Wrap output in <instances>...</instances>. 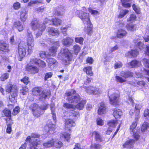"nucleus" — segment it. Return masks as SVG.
<instances>
[{
	"label": "nucleus",
	"instance_id": "f257e3e1",
	"mask_svg": "<svg viewBox=\"0 0 149 149\" xmlns=\"http://www.w3.org/2000/svg\"><path fill=\"white\" fill-rule=\"evenodd\" d=\"M34 39L31 32H28L27 35L26 43L24 41H21L17 47V56L19 61H21L27 55H30L32 53L35 45Z\"/></svg>",
	"mask_w": 149,
	"mask_h": 149
},
{
	"label": "nucleus",
	"instance_id": "f03ea898",
	"mask_svg": "<svg viewBox=\"0 0 149 149\" xmlns=\"http://www.w3.org/2000/svg\"><path fill=\"white\" fill-rule=\"evenodd\" d=\"M65 95L67 97L68 101L71 103H77L79 101V102L75 106V108H76L79 110H83L86 102L84 100H81V98L79 94H77L76 95L72 96L71 92L68 91L65 93Z\"/></svg>",
	"mask_w": 149,
	"mask_h": 149
},
{
	"label": "nucleus",
	"instance_id": "7ed1b4c3",
	"mask_svg": "<svg viewBox=\"0 0 149 149\" xmlns=\"http://www.w3.org/2000/svg\"><path fill=\"white\" fill-rule=\"evenodd\" d=\"M75 15L81 20L84 24H86L88 25L89 26L87 28V33L88 35H91L93 33V26L91 22L89 14L81 10H77Z\"/></svg>",
	"mask_w": 149,
	"mask_h": 149
},
{
	"label": "nucleus",
	"instance_id": "20e7f679",
	"mask_svg": "<svg viewBox=\"0 0 149 149\" xmlns=\"http://www.w3.org/2000/svg\"><path fill=\"white\" fill-rule=\"evenodd\" d=\"M7 93L10 94L8 98L12 103L16 102V98L17 97L18 90L17 86L11 84H6L5 88Z\"/></svg>",
	"mask_w": 149,
	"mask_h": 149
},
{
	"label": "nucleus",
	"instance_id": "39448f33",
	"mask_svg": "<svg viewBox=\"0 0 149 149\" xmlns=\"http://www.w3.org/2000/svg\"><path fill=\"white\" fill-rule=\"evenodd\" d=\"M62 54L64 56L63 61L65 65H69L73 58L72 53L67 48L63 49Z\"/></svg>",
	"mask_w": 149,
	"mask_h": 149
},
{
	"label": "nucleus",
	"instance_id": "423d86ee",
	"mask_svg": "<svg viewBox=\"0 0 149 149\" xmlns=\"http://www.w3.org/2000/svg\"><path fill=\"white\" fill-rule=\"evenodd\" d=\"M29 109L32 111L33 115L36 118L40 117L42 115L41 111L39 110L40 107L36 103L31 104L29 107Z\"/></svg>",
	"mask_w": 149,
	"mask_h": 149
},
{
	"label": "nucleus",
	"instance_id": "0eeeda50",
	"mask_svg": "<svg viewBox=\"0 0 149 149\" xmlns=\"http://www.w3.org/2000/svg\"><path fill=\"white\" fill-rule=\"evenodd\" d=\"M110 103L116 107L119 105L120 95L116 93H113L109 97Z\"/></svg>",
	"mask_w": 149,
	"mask_h": 149
},
{
	"label": "nucleus",
	"instance_id": "6e6552de",
	"mask_svg": "<svg viewBox=\"0 0 149 149\" xmlns=\"http://www.w3.org/2000/svg\"><path fill=\"white\" fill-rule=\"evenodd\" d=\"M76 126L75 121L72 118H68L64 120V129L68 131H71V128Z\"/></svg>",
	"mask_w": 149,
	"mask_h": 149
},
{
	"label": "nucleus",
	"instance_id": "1a4fd4ad",
	"mask_svg": "<svg viewBox=\"0 0 149 149\" xmlns=\"http://www.w3.org/2000/svg\"><path fill=\"white\" fill-rule=\"evenodd\" d=\"M54 140H49L46 143L43 144V146L45 147H49L54 146L57 148H60L62 146L63 144L62 142L59 140H56L55 142Z\"/></svg>",
	"mask_w": 149,
	"mask_h": 149
},
{
	"label": "nucleus",
	"instance_id": "9d476101",
	"mask_svg": "<svg viewBox=\"0 0 149 149\" xmlns=\"http://www.w3.org/2000/svg\"><path fill=\"white\" fill-rule=\"evenodd\" d=\"M98 107L97 113L99 115L105 114L107 111V107L105 103L103 102H100L98 104Z\"/></svg>",
	"mask_w": 149,
	"mask_h": 149
},
{
	"label": "nucleus",
	"instance_id": "9b49d317",
	"mask_svg": "<svg viewBox=\"0 0 149 149\" xmlns=\"http://www.w3.org/2000/svg\"><path fill=\"white\" fill-rule=\"evenodd\" d=\"M31 62L33 64H36L39 67L44 68L46 67L45 63L43 61L37 58H33L31 60Z\"/></svg>",
	"mask_w": 149,
	"mask_h": 149
},
{
	"label": "nucleus",
	"instance_id": "f8f14e48",
	"mask_svg": "<svg viewBox=\"0 0 149 149\" xmlns=\"http://www.w3.org/2000/svg\"><path fill=\"white\" fill-rule=\"evenodd\" d=\"M25 69L27 71L30 72L31 74H35L37 73L39 71V68L36 66L32 65L27 64L26 67Z\"/></svg>",
	"mask_w": 149,
	"mask_h": 149
},
{
	"label": "nucleus",
	"instance_id": "ddd939ff",
	"mask_svg": "<svg viewBox=\"0 0 149 149\" xmlns=\"http://www.w3.org/2000/svg\"><path fill=\"white\" fill-rule=\"evenodd\" d=\"M47 32L49 35L52 36H58L60 34L59 31L58 29L52 27L48 28Z\"/></svg>",
	"mask_w": 149,
	"mask_h": 149
},
{
	"label": "nucleus",
	"instance_id": "4468645a",
	"mask_svg": "<svg viewBox=\"0 0 149 149\" xmlns=\"http://www.w3.org/2000/svg\"><path fill=\"white\" fill-rule=\"evenodd\" d=\"M12 28H15L20 32L23 31L24 29L23 25L19 21H16L14 22Z\"/></svg>",
	"mask_w": 149,
	"mask_h": 149
},
{
	"label": "nucleus",
	"instance_id": "2eb2a0df",
	"mask_svg": "<svg viewBox=\"0 0 149 149\" xmlns=\"http://www.w3.org/2000/svg\"><path fill=\"white\" fill-rule=\"evenodd\" d=\"M2 112L6 117L8 118L4 119L6 121V123H8L9 121L12 120L11 118V113L10 110L5 109L2 111Z\"/></svg>",
	"mask_w": 149,
	"mask_h": 149
},
{
	"label": "nucleus",
	"instance_id": "dca6fc26",
	"mask_svg": "<svg viewBox=\"0 0 149 149\" xmlns=\"http://www.w3.org/2000/svg\"><path fill=\"white\" fill-rule=\"evenodd\" d=\"M40 21L37 19L32 20L30 23L31 28L34 31L38 29L40 27Z\"/></svg>",
	"mask_w": 149,
	"mask_h": 149
},
{
	"label": "nucleus",
	"instance_id": "f3484780",
	"mask_svg": "<svg viewBox=\"0 0 149 149\" xmlns=\"http://www.w3.org/2000/svg\"><path fill=\"white\" fill-rule=\"evenodd\" d=\"M127 34V32L125 30L120 29L117 31L116 36L118 38H121L125 37Z\"/></svg>",
	"mask_w": 149,
	"mask_h": 149
},
{
	"label": "nucleus",
	"instance_id": "a211bd4d",
	"mask_svg": "<svg viewBox=\"0 0 149 149\" xmlns=\"http://www.w3.org/2000/svg\"><path fill=\"white\" fill-rule=\"evenodd\" d=\"M46 61L48 63V66L49 67H51L52 66L55 67L58 65V62L56 60L53 58H48L46 60Z\"/></svg>",
	"mask_w": 149,
	"mask_h": 149
},
{
	"label": "nucleus",
	"instance_id": "6ab92c4d",
	"mask_svg": "<svg viewBox=\"0 0 149 149\" xmlns=\"http://www.w3.org/2000/svg\"><path fill=\"white\" fill-rule=\"evenodd\" d=\"M51 94V92L49 90H42L40 96L41 98L44 99H46L47 98H49L50 97Z\"/></svg>",
	"mask_w": 149,
	"mask_h": 149
},
{
	"label": "nucleus",
	"instance_id": "aec40b11",
	"mask_svg": "<svg viewBox=\"0 0 149 149\" xmlns=\"http://www.w3.org/2000/svg\"><path fill=\"white\" fill-rule=\"evenodd\" d=\"M73 41V40L71 38L67 37L63 39L62 43L64 46L69 47L72 44Z\"/></svg>",
	"mask_w": 149,
	"mask_h": 149
},
{
	"label": "nucleus",
	"instance_id": "412c9836",
	"mask_svg": "<svg viewBox=\"0 0 149 149\" xmlns=\"http://www.w3.org/2000/svg\"><path fill=\"white\" fill-rule=\"evenodd\" d=\"M42 90V88L41 87H35L32 90V92L33 95L36 96H40Z\"/></svg>",
	"mask_w": 149,
	"mask_h": 149
},
{
	"label": "nucleus",
	"instance_id": "4be33fe9",
	"mask_svg": "<svg viewBox=\"0 0 149 149\" xmlns=\"http://www.w3.org/2000/svg\"><path fill=\"white\" fill-rule=\"evenodd\" d=\"M54 130V128L52 125H46L43 128V131L46 134H49Z\"/></svg>",
	"mask_w": 149,
	"mask_h": 149
},
{
	"label": "nucleus",
	"instance_id": "5701e85b",
	"mask_svg": "<svg viewBox=\"0 0 149 149\" xmlns=\"http://www.w3.org/2000/svg\"><path fill=\"white\" fill-rule=\"evenodd\" d=\"M28 11L25 10H23L20 12L19 19L21 21L23 22H24L27 18V14Z\"/></svg>",
	"mask_w": 149,
	"mask_h": 149
},
{
	"label": "nucleus",
	"instance_id": "b1692460",
	"mask_svg": "<svg viewBox=\"0 0 149 149\" xmlns=\"http://www.w3.org/2000/svg\"><path fill=\"white\" fill-rule=\"evenodd\" d=\"M92 68L90 66H86L84 67L83 69V70L85 72L86 74L91 76H93V73L92 72Z\"/></svg>",
	"mask_w": 149,
	"mask_h": 149
},
{
	"label": "nucleus",
	"instance_id": "393cba45",
	"mask_svg": "<svg viewBox=\"0 0 149 149\" xmlns=\"http://www.w3.org/2000/svg\"><path fill=\"white\" fill-rule=\"evenodd\" d=\"M113 115L115 118H120L122 115V112L120 110L117 108H115L113 110Z\"/></svg>",
	"mask_w": 149,
	"mask_h": 149
},
{
	"label": "nucleus",
	"instance_id": "a878e982",
	"mask_svg": "<svg viewBox=\"0 0 149 149\" xmlns=\"http://www.w3.org/2000/svg\"><path fill=\"white\" fill-rule=\"evenodd\" d=\"M92 137H94L95 140H102V137L98 131H95L90 134Z\"/></svg>",
	"mask_w": 149,
	"mask_h": 149
},
{
	"label": "nucleus",
	"instance_id": "bb28decb",
	"mask_svg": "<svg viewBox=\"0 0 149 149\" xmlns=\"http://www.w3.org/2000/svg\"><path fill=\"white\" fill-rule=\"evenodd\" d=\"M53 25L58 26L61 24L62 20L58 17H55L52 19L51 20Z\"/></svg>",
	"mask_w": 149,
	"mask_h": 149
},
{
	"label": "nucleus",
	"instance_id": "cd10ccee",
	"mask_svg": "<svg viewBox=\"0 0 149 149\" xmlns=\"http://www.w3.org/2000/svg\"><path fill=\"white\" fill-rule=\"evenodd\" d=\"M71 134L66 132H63L60 133V137L61 139H64L65 140H69L70 138Z\"/></svg>",
	"mask_w": 149,
	"mask_h": 149
},
{
	"label": "nucleus",
	"instance_id": "c85d7f7f",
	"mask_svg": "<svg viewBox=\"0 0 149 149\" xmlns=\"http://www.w3.org/2000/svg\"><path fill=\"white\" fill-rule=\"evenodd\" d=\"M0 51L3 52H8V47L6 44L4 42H2L0 40Z\"/></svg>",
	"mask_w": 149,
	"mask_h": 149
},
{
	"label": "nucleus",
	"instance_id": "c756f323",
	"mask_svg": "<svg viewBox=\"0 0 149 149\" xmlns=\"http://www.w3.org/2000/svg\"><path fill=\"white\" fill-rule=\"evenodd\" d=\"M135 118L138 119L139 118V113L141 107L139 104H136L135 106Z\"/></svg>",
	"mask_w": 149,
	"mask_h": 149
},
{
	"label": "nucleus",
	"instance_id": "7c9ffc66",
	"mask_svg": "<svg viewBox=\"0 0 149 149\" xmlns=\"http://www.w3.org/2000/svg\"><path fill=\"white\" fill-rule=\"evenodd\" d=\"M139 52L136 49H131V50L128 52L127 53L128 56H130L131 58L136 57L139 54Z\"/></svg>",
	"mask_w": 149,
	"mask_h": 149
},
{
	"label": "nucleus",
	"instance_id": "2f4dec72",
	"mask_svg": "<svg viewBox=\"0 0 149 149\" xmlns=\"http://www.w3.org/2000/svg\"><path fill=\"white\" fill-rule=\"evenodd\" d=\"M118 123V121L117 120H112L108 122L107 124L109 127L115 128Z\"/></svg>",
	"mask_w": 149,
	"mask_h": 149
},
{
	"label": "nucleus",
	"instance_id": "473e14b6",
	"mask_svg": "<svg viewBox=\"0 0 149 149\" xmlns=\"http://www.w3.org/2000/svg\"><path fill=\"white\" fill-rule=\"evenodd\" d=\"M121 76L126 79L127 78L132 77L133 76V73L128 70L122 73Z\"/></svg>",
	"mask_w": 149,
	"mask_h": 149
},
{
	"label": "nucleus",
	"instance_id": "72a5a7b5",
	"mask_svg": "<svg viewBox=\"0 0 149 149\" xmlns=\"http://www.w3.org/2000/svg\"><path fill=\"white\" fill-rule=\"evenodd\" d=\"M134 144L133 140H128L123 144V146L124 148H131L133 147Z\"/></svg>",
	"mask_w": 149,
	"mask_h": 149
},
{
	"label": "nucleus",
	"instance_id": "f704fd0d",
	"mask_svg": "<svg viewBox=\"0 0 149 149\" xmlns=\"http://www.w3.org/2000/svg\"><path fill=\"white\" fill-rule=\"evenodd\" d=\"M72 49L74 54L77 55L81 51V47L79 45L76 44L73 46Z\"/></svg>",
	"mask_w": 149,
	"mask_h": 149
},
{
	"label": "nucleus",
	"instance_id": "c9c22d12",
	"mask_svg": "<svg viewBox=\"0 0 149 149\" xmlns=\"http://www.w3.org/2000/svg\"><path fill=\"white\" fill-rule=\"evenodd\" d=\"M29 91V88L27 86L25 85L22 86V89L20 91V93L22 95H26Z\"/></svg>",
	"mask_w": 149,
	"mask_h": 149
},
{
	"label": "nucleus",
	"instance_id": "e433bc0d",
	"mask_svg": "<svg viewBox=\"0 0 149 149\" xmlns=\"http://www.w3.org/2000/svg\"><path fill=\"white\" fill-rule=\"evenodd\" d=\"M135 119L136 120L132 122L130 128V131L132 132H134V130L136 129L137 125V123L139 120V119H136L135 117Z\"/></svg>",
	"mask_w": 149,
	"mask_h": 149
},
{
	"label": "nucleus",
	"instance_id": "4c0bfd02",
	"mask_svg": "<svg viewBox=\"0 0 149 149\" xmlns=\"http://www.w3.org/2000/svg\"><path fill=\"white\" fill-rule=\"evenodd\" d=\"M129 12V11L125 9L121 10L118 16V18L120 19L123 17Z\"/></svg>",
	"mask_w": 149,
	"mask_h": 149
},
{
	"label": "nucleus",
	"instance_id": "58836bf2",
	"mask_svg": "<svg viewBox=\"0 0 149 149\" xmlns=\"http://www.w3.org/2000/svg\"><path fill=\"white\" fill-rule=\"evenodd\" d=\"M131 0H121L122 5L125 8H130L131 7V5L130 3H127Z\"/></svg>",
	"mask_w": 149,
	"mask_h": 149
},
{
	"label": "nucleus",
	"instance_id": "ea45409f",
	"mask_svg": "<svg viewBox=\"0 0 149 149\" xmlns=\"http://www.w3.org/2000/svg\"><path fill=\"white\" fill-rule=\"evenodd\" d=\"M57 47L54 46H52L49 48V52L51 54L52 56H54L56 54L57 52Z\"/></svg>",
	"mask_w": 149,
	"mask_h": 149
},
{
	"label": "nucleus",
	"instance_id": "a19ab883",
	"mask_svg": "<svg viewBox=\"0 0 149 149\" xmlns=\"http://www.w3.org/2000/svg\"><path fill=\"white\" fill-rule=\"evenodd\" d=\"M13 123L12 120L9 121L8 123H6L7 124V127L6 130V132L7 133L10 134L12 131V125Z\"/></svg>",
	"mask_w": 149,
	"mask_h": 149
},
{
	"label": "nucleus",
	"instance_id": "79ce46f5",
	"mask_svg": "<svg viewBox=\"0 0 149 149\" xmlns=\"http://www.w3.org/2000/svg\"><path fill=\"white\" fill-rule=\"evenodd\" d=\"M40 137V135L36 133H32L31 136H28L26 138V140H31V138L39 139Z\"/></svg>",
	"mask_w": 149,
	"mask_h": 149
},
{
	"label": "nucleus",
	"instance_id": "37998d69",
	"mask_svg": "<svg viewBox=\"0 0 149 149\" xmlns=\"http://www.w3.org/2000/svg\"><path fill=\"white\" fill-rule=\"evenodd\" d=\"M63 107L67 109H75V106L72 104L67 103H64L63 105Z\"/></svg>",
	"mask_w": 149,
	"mask_h": 149
},
{
	"label": "nucleus",
	"instance_id": "c03bdc74",
	"mask_svg": "<svg viewBox=\"0 0 149 149\" xmlns=\"http://www.w3.org/2000/svg\"><path fill=\"white\" fill-rule=\"evenodd\" d=\"M101 146L97 143H92L90 149H102Z\"/></svg>",
	"mask_w": 149,
	"mask_h": 149
},
{
	"label": "nucleus",
	"instance_id": "a18cd8bd",
	"mask_svg": "<svg viewBox=\"0 0 149 149\" xmlns=\"http://www.w3.org/2000/svg\"><path fill=\"white\" fill-rule=\"evenodd\" d=\"M20 81L25 85H27L30 82L29 78L27 76H25L20 79Z\"/></svg>",
	"mask_w": 149,
	"mask_h": 149
},
{
	"label": "nucleus",
	"instance_id": "49530a36",
	"mask_svg": "<svg viewBox=\"0 0 149 149\" xmlns=\"http://www.w3.org/2000/svg\"><path fill=\"white\" fill-rule=\"evenodd\" d=\"M45 5H43L35 9V11L38 13H42L45 10Z\"/></svg>",
	"mask_w": 149,
	"mask_h": 149
},
{
	"label": "nucleus",
	"instance_id": "de8ad7c7",
	"mask_svg": "<svg viewBox=\"0 0 149 149\" xmlns=\"http://www.w3.org/2000/svg\"><path fill=\"white\" fill-rule=\"evenodd\" d=\"M137 17L136 15L133 14H132L130 15L128 19V21L130 22H134L136 20Z\"/></svg>",
	"mask_w": 149,
	"mask_h": 149
},
{
	"label": "nucleus",
	"instance_id": "09e8293b",
	"mask_svg": "<svg viewBox=\"0 0 149 149\" xmlns=\"http://www.w3.org/2000/svg\"><path fill=\"white\" fill-rule=\"evenodd\" d=\"M149 127V124L146 122H144L141 127V131L142 132H144L147 130V128Z\"/></svg>",
	"mask_w": 149,
	"mask_h": 149
},
{
	"label": "nucleus",
	"instance_id": "8fccbe9b",
	"mask_svg": "<svg viewBox=\"0 0 149 149\" xmlns=\"http://www.w3.org/2000/svg\"><path fill=\"white\" fill-rule=\"evenodd\" d=\"M139 61L136 60H133L130 62L128 64L130 65L132 68H134L137 66Z\"/></svg>",
	"mask_w": 149,
	"mask_h": 149
},
{
	"label": "nucleus",
	"instance_id": "3c124183",
	"mask_svg": "<svg viewBox=\"0 0 149 149\" xmlns=\"http://www.w3.org/2000/svg\"><path fill=\"white\" fill-rule=\"evenodd\" d=\"M132 8L134 11L137 14H140L141 13L140 9L137 6L134 4H133L132 5Z\"/></svg>",
	"mask_w": 149,
	"mask_h": 149
},
{
	"label": "nucleus",
	"instance_id": "603ef678",
	"mask_svg": "<svg viewBox=\"0 0 149 149\" xmlns=\"http://www.w3.org/2000/svg\"><path fill=\"white\" fill-rule=\"evenodd\" d=\"M9 77V74L8 73H5L2 74L0 77L1 80L4 81L8 78Z\"/></svg>",
	"mask_w": 149,
	"mask_h": 149
},
{
	"label": "nucleus",
	"instance_id": "864d4df0",
	"mask_svg": "<svg viewBox=\"0 0 149 149\" xmlns=\"http://www.w3.org/2000/svg\"><path fill=\"white\" fill-rule=\"evenodd\" d=\"M20 108L19 106L16 107L13 109L12 114L13 116L17 115L20 111Z\"/></svg>",
	"mask_w": 149,
	"mask_h": 149
},
{
	"label": "nucleus",
	"instance_id": "5fc2aeb1",
	"mask_svg": "<svg viewBox=\"0 0 149 149\" xmlns=\"http://www.w3.org/2000/svg\"><path fill=\"white\" fill-rule=\"evenodd\" d=\"M84 39L82 37H76L75 38V42L80 44H82L84 41Z\"/></svg>",
	"mask_w": 149,
	"mask_h": 149
},
{
	"label": "nucleus",
	"instance_id": "6e6d98bb",
	"mask_svg": "<svg viewBox=\"0 0 149 149\" xmlns=\"http://www.w3.org/2000/svg\"><path fill=\"white\" fill-rule=\"evenodd\" d=\"M116 78L117 81L121 83H123L126 81V79L118 76H116Z\"/></svg>",
	"mask_w": 149,
	"mask_h": 149
},
{
	"label": "nucleus",
	"instance_id": "4d7b16f0",
	"mask_svg": "<svg viewBox=\"0 0 149 149\" xmlns=\"http://www.w3.org/2000/svg\"><path fill=\"white\" fill-rule=\"evenodd\" d=\"M53 75V73L51 72H47L45 74L44 77V80L46 81L49 78H51Z\"/></svg>",
	"mask_w": 149,
	"mask_h": 149
},
{
	"label": "nucleus",
	"instance_id": "13d9d810",
	"mask_svg": "<svg viewBox=\"0 0 149 149\" xmlns=\"http://www.w3.org/2000/svg\"><path fill=\"white\" fill-rule=\"evenodd\" d=\"M69 26L68 25H66L65 27H62L60 29L62 32L64 34V35H66V32L68 29L69 28Z\"/></svg>",
	"mask_w": 149,
	"mask_h": 149
},
{
	"label": "nucleus",
	"instance_id": "bf43d9fd",
	"mask_svg": "<svg viewBox=\"0 0 149 149\" xmlns=\"http://www.w3.org/2000/svg\"><path fill=\"white\" fill-rule=\"evenodd\" d=\"M96 124L97 125L102 126L104 125V123L103 120L100 118H97L96 119Z\"/></svg>",
	"mask_w": 149,
	"mask_h": 149
},
{
	"label": "nucleus",
	"instance_id": "052dcab7",
	"mask_svg": "<svg viewBox=\"0 0 149 149\" xmlns=\"http://www.w3.org/2000/svg\"><path fill=\"white\" fill-rule=\"evenodd\" d=\"M123 66L122 63L118 61L117 62H116L114 64V67L115 69H117L118 68H121Z\"/></svg>",
	"mask_w": 149,
	"mask_h": 149
},
{
	"label": "nucleus",
	"instance_id": "680f3d73",
	"mask_svg": "<svg viewBox=\"0 0 149 149\" xmlns=\"http://www.w3.org/2000/svg\"><path fill=\"white\" fill-rule=\"evenodd\" d=\"M143 63L145 66L149 68V60L146 58L143 59Z\"/></svg>",
	"mask_w": 149,
	"mask_h": 149
},
{
	"label": "nucleus",
	"instance_id": "e2e57ef3",
	"mask_svg": "<svg viewBox=\"0 0 149 149\" xmlns=\"http://www.w3.org/2000/svg\"><path fill=\"white\" fill-rule=\"evenodd\" d=\"M88 9L89 12L92 15H96L98 13L97 10H93L90 7L88 8Z\"/></svg>",
	"mask_w": 149,
	"mask_h": 149
},
{
	"label": "nucleus",
	"instance_id": "0e129e2a",
	"mask_svg": "<svg viewBox=\"0 0 149 149\" xmlns=\"http://www.w3.org/2000/svg\"><path fill=\"white\" fill-rule=\"evenodd\" d=\"M86 63L92 64L93 63L94 60L92 57H88L86 58Z\"/></svg>",
	"mask_w": 149,
	"mask_h": 149
},
{
	"label": "nucleus",
	"instance_id": "69168bd1",
	"mask_svg": "<svg viewBox=\"0 0 149 149\" xmlns=\"http://www.w3.org/2000/svg\"><path fill=\"white\" fill-rule=\"evenodd\" d=\"M13 7L15 10H18L20 7V4L18 2H16L13 4Z\"/></svg>",
	"mask_w": 149,
	"mask_h": 149
},
{
	"label": "nucleus",
	"instance_id": "338daca9",
	"mask_svg": "<svg viewBox=\"0 0 149 149\" xmlns=\"http://www.w3.org/2000/svg\"><path fill=\"white\" fill-rule=\"evenodd\" d=\"M46 28V26L45 24H43L40 25V27L38 28L39 31H42L43 32L44 31Z\"/></svg>",
	"mask_w": 149,
	"mask_h": 149
},
{
	"label": "nucleus",
	"instance_id": "774afa93",
	"mask_svg": "<svg viewBox=\"0 0 149 149\" xmlns=\"http://www.w3.org/2000/svg\"><path fill=\"white\" fill-rule=\"evenodd\" d=\"M92 79V78L87 77L86 79L84 81V84L87 85L90 84Z\"/></svg>",
	"mask_w": 149,
	"mask_h": 149
}]
</instances>
